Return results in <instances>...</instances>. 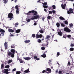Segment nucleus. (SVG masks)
I'll list each match as a JSON object with an SVG mask.
<instances>
[{"instance_id":"obj_1","label":"nucleus","mask_w":74,"mask_h":74,"mask_svg":"<svg viewBox=\"0 0 74 74\" xmlns=\"http://www.w3.org/2000/svg\"><path fill=\"white\" fill-rule=\"evenodd\" d=\"M31 13H34L33 15H37V12L36 11L34 10H32L31 11H29L28 13H27L26 14L28 15H30Z\"/></svg>"},{"instance_id":"obj_2","label":"nucleus","mask_w":74,"mask_h":74,"mask_svg":"<svg viewBox=\"0 0 74 74\" xmlns=\"http://www.w3.org/2000/svg\"><path fill=\"white\" fill-rule=\"evenodd\" d=\"M13 17H14V16L12 13H10L8 14V18L10 19V21L11 20L12 18H13Z\"/></svg>"},{"instance_id":"obj_3","label":"nucleus","mask_w":74,"mask_h":74,"mask_svg":"<svg viewBox=\"0 0 74 74\" xmlns=\"http://www.w3.org/2000/svg\"><path fill=\"white\" fill-rule=\"evenodd\" d=\"M14 54H15V53H12L11 52L9 51L8 52V56H10L12 58H14Z\"/></svg>"},{"instance_id":"obj_4","label":"nucleus","mask_w":74,"mask_h":74,"mask_svg":"<svg viewBox=\"0 0 74 74\" xmlns=\"http://www.w3.org/2000/svg\"><path fill=\"white\" fill-rule=\"evenodd\" d=\"M73 13V9L71 8L69 10L67 11L68 14Z\"/></svg>"},{"instance_id":"obj_5","label":"nucleus","mask_w":74,"mask_h":74,"mask_svg":"<svg viewBox=\"0 0 74 74\" xmlns=\"http://www.w3.org/2000/svg\"><path fill=\"white\" fill-rule=\"evenodd\" d=\"M64 30L66 32H70L71 30L68 27H65L64 28Z\"/></svg>"},{"instance_id":"obj_6","label":"nucleus","mask_w":74,"mask_h":74,"mask_svg":"<svg viewBox=\"0 0 74 74\" xmlns=\"http://www.w3.org/2000/svg\"><path fill=\"white\" fill-rule=\"evenodd\" d=\"M42 35L41 34L40 35H38V34H36V38H42Z\"/></svg>"},{"instance_id":"obj_7","label":"nucleus","mask_w":74,"mask_h":74,"mask_svg":"<svg viewBox=\"0 0 74 74\" xmlns=\"http://www.w3.org/2000/svg\"><path fill=\"white\" fill-rule=\"evenodd\" d=\"M46 71H47L46 73L47 74H49V73H51V69L49 68H47V69Z\"/></svg>"},{"instance_id":"obj_8","label":"nucleus","mask_w":74,"mask_h":74,"mask_svg":"<svg viewBox=\"0 0 74 74\" xmlns=\"http://www.w3.org/2000/svg\"><path fill=\"white\" fill-rule=\"evenodd\" d=\"M0 32H1V34L4 35V33H5V31L3 29H1L0 28Z\"/></svg>"},{"instance_id":"obj_9","label":"nucleus","mask_w":74,"mask_h":74,"mask_svg":"<svg viewBox=\"0 0 74 74\" xmlns=\"http://www.w3.org/2000/svg\"><path fill=\"white\" fill-rule=\"evenodd\" d=\"M4 46L5 49H7V48L8 47V44L7 42H5Z\"/></svg>"},{"instance_id":"obj_10","label":"nucleus","mask_w":74,"mask_h":74,"mask_svg":"<svg viewBox=\"0 0 74 74\" xmlns=\"http://www.w3.org/2000/svg\"><path fill=\"white\" fill-rule=\"evenodd\" d=\"M4 71L3 72L4 73H6V74H9V72H8V69H4Z\"/></svg>"},{"instance_id":"obj_11","label":"nucleus","mask_w":74,"mask_h":74,"mask_svg":"<svg viewBox=\"0 0 74 74\" xmlns=\"http://www.w3.org/2000/svg\"><path fill=\"white\" fill-rule=\"evenodd\" d=\"M66 4H65L63 5V4H61V7L62 9H64V10H65V8L66 7Z\"/></svg>"},{"instance_id":"obj_12","label":"nucleus","mask_w":74,"mask_h":74,"mask_svg":"<svg viewBox=\"0 0 74 74\" xmlns=\"http://www.w3.org/2000/svg\"><path fill=\"white\" fill-rule=\"evenodd\" d=\"M8 31L9 32H10L11 33H14V30L13 29H12L9 28L8 29Z\"/></svg>"},{"instance_id":"obj_13","label":"nucleus","mask_w":74,"mask_h":74,"mask_svg":"<svg viewBox=\"0 0 74 74\" xmlns=\"http://www.w3.org/2000/svg\"><path fill=\"white\" fill-rule=\"evenodd\" d=\"M23 58L25 60H30L31 59V58H30V57H23Z\"/></svg>"},{"instance_id":"obj_14","label":"nucleus","mask_w":74,"mask_h":74,"mask_svg":"<svg viewBox=\"0 0 74 74\" xmlns=\"http://www.w3.org/2000/svg\"><path fill=\"white\" fill-rule=\"evenodd\" d=\"M30 42V40L27 39L25 40L24 41V42L26 44H28V43H29Z\"/></svg>"},{"instance_id":"obj_15","label":"nucleus","mask_w":74,"mask_h":74,"mask_svg":"<svg viewBox=\"0 0 74 74\" xmlns=\"http://www.w3.org/2000/svg\"><path fill=\"white\" fill-rule=\"evenodd\" d=\"M11 52L12 53H15V50L14 49H11L10 50Z\"/></svg>"},{"instance_id":"obj_16","label":"nucleus","mask_w":74,"mask_h":74,"mask_svg":"<svg viewBox=\"0 0 74 74\" xmlns=\"http://www.w3.org/2000/svg\"><path fill=\"white\" fill-rule=\"evenodd\" d=\"M24 72L25 73H30V71H29V69H27L24 71Z\"/></svg>"},{"instance_id":"obj_17","label":"nucleus","mask_w":74,"mask_h":74,"mask_svg":"<svg viewBox=\"0 0 74 74\" xmlns=\"http://www.w3.org/2000/svg\"><path fill=\"white\" fill-rule=\"evenodd\" d=\"M36 16H34V17L35 19H38L39 18V16L38 15H35Z\"/></svg>"},{"instance_id":"obj_18","label":"nucleus","mask_w":74,"mask_h":74,"mask_svg":"<svg viewBox=\"0 0 74 74\" xmlns=\"http://www.w3.org/2000/svg\"><path fill=\"white\" fill-rule=\"evenodd\" d=\"M58 35L60 36H62L63 35V33H62V32L61 31L58 32Z\"/></svg>"},{"instance_id":"obj_19","label":"nucleus","mask_w":74,"mask_h":74,"mask_svg":"<svg viewBox=\"0 0 74 74\" xmlns=\"http://www.w3.org/2000/svg\"><path fill=\"white\" fill-rule=\"evenodd\" d=\"M59 18L60 19V20H62V21H65V20H66V19H65L62 16L60 17Z\"/></svg>"},{"instance_id":"obj_20","label":"nucleus","mask_w":74,"mask_h":74,"mask_svg":"<svg viewBox=\"0 0 74 74\" xmlns=\"http://www.w3.org/2000/svg\"><path fill=\"white\" fill-rule=\"evenodd\" d=\"M63 70H61L58 72V74H63Z\"/></svg>"},{"instance_id":"obj_21","label":"nucleus","mask_w":74,"mask_h":74,"mask_svg":"<svg viewBox=\"0 0 74 74\" xmlns=\"http://www.w3.org/2000/svg\"><path fill=\"white\" fill-rule=\"evenodd\" d=\"M51 37V36L49 35H47L46 38H45V40H47V39H49Z\"/></svg>"},{"instance_id":"obj_22","label":"nucleus","mask_w":74,"mask_h":74,"mask_svg":"<svg viewBox=\"0 0 74 74\" xmlns=\"http://www.w3.org/2000/svg\"><path fill=\"white\" fill-rule=\"evenodd\" d=\"M21 32V29H18L16 31V33H19Z\"/></svg>"},{"instance_id":"obj_23","label":"nucleus","mask_w":74,"mask_h":74,"mask_svg":"<svg viewBox=\"0 0 74 74\" xmlns=\"http://www.w3.org/2000/svg\"><path fill=\"white\" fill-rule=\"evenodd\" d=\"M11 62H12V59H11L10 60H9L8 61V64H10V63H11Z\"/></svg>"},{"instance_id":"obj_24","label":"nucleus","mask_w":74,"mask_h":74,"mask_svg":"<svg viewBox=\"0 0 74 74\" xmlns=\"http://www.w3.org/2000/svg\"><path fill=\"white\" fill-rule=\"evenodd\" d=\"M56 25L57 27H60V23H57Z\"/></svg>"},{"instance_id":"obj_25","label":"nucleus","mask_w":74,"mask_h":74,"mask_svg":"<svg viewBox=\"0 0 74 74\" xmlns=\"http://www.w3.org/2000/svg\"><path fill=\"white\" fill-rule=\"evenodd\" d=\"M41 56L42 57V58H46V54H43Z\"/></svg>"},{"instance_id":"obj_26","label":"nucleus","mask_w":74,"mask_h":74,"mask_svg":"<svg viewBox=\"0 0 74 74\" xmlns=\"http://www.w3.org/2000/svg\"><path fill=\"white\" fill-rule=\"evenodd\" d=\"M15 45L14 44L12 45V46L11 47V48L12 49L14 48H15Z\"/></svg>"},{"instance_id":"obj_27","label":"nucleus","mask_w":74,"mask_h":74,"mask_svg":"<svg viewBox=\"0 0 74 74\" xmlns=\"http://www.w3.org/2000/svg\"><path fill=\"white\" fill-rule=\"evenodd\" d=\"M64 22L65 25H68V21H64Z\"/></svg>"},{"instance_id":"obj_28","label":"nucleus","mask_w":74,"mask_h":74,"mask_svg":"<svg viewBox=\"0 0 74 74\" xmlns=\"http://www.w3.org/2000/svg\"><path fill=\"white\" fill-rule=\"evenodd\" d=\"M4 65L3 64H2L1 65V69H4Z\"/></svg>"},{"instance_id":"obj_29","label":"nucleus","mask_w":74,"mask_h":74,"mask_svg":"<svg viewBox=\"0 0 74 74\" xmlns=\"http://www.w3.org/2000/svg\"><path fill=\"white\" fill-rule=\"evenodd\" d=\"M60 24H61L62 27H65V25H64V24H63V23H60Z\"/></svg>"},{"instance_id":"obj_30","label":"nucleus","mask_w":74,"mask_h":74,"mask_svg":"<svg viewBox=\"0 0 74 74\" xmlns=\"http://www.w3.org/2000/svg\"><path fill=\"white\" fill-rule=\"evenodd\" d=\"M19 61V62L21 63H23V60H22L21 59Z\"/></svg>"},{"instance_id":"obj_31","label":"nucleus","mask_w":74,"mask_h":74,"mask_svg":"<svg viewBox=\"0 0 74 74\" xmlns=\"http://www.w3.org/2000/svg\"><path fill=\"white\" fill-rule=\"evenodd\" d=\"M70 51H74V48H71L69 49Z\"/></svg>"},{"instance_id":"obj_32","label":"nucleus","mask_w":74,"mask_h":74,"mask_svg":"<svg viewBox=\"0 0 74 74\" xmlns=\"http://www.w3.org/2000/svg\"><path fill=\"white\" fill-rule=\"evenodd\" d=\"M73 24L72 23L69 24L70 27H73Z\"/></svg>"},{"instance_id":"obj_33","label":"nucleus","mask_w":74,"mask_h":74,"mask_svg":"<svg viewBox=\"0 0 74 74\" xmlns=\"http://www.w3.org/2000/svg\"><path fill=\"white\" fill-rule=\"evenodd\" d=\"M5 67L6 69L8 68L9 67H10V66L8 65H7L5 66Z\"/></svg>"},{"instance_id":"obj_34","label":"nucleus","mask_w":74,"mask_h":74,"mask_svg":"<svg viewBox=\"0 0 74 74\" xmlns=\"http://www.w3.org/2000/svg\"><path fill=\"white\" fill-rule=\"evenodd\" d=\"M39 32L40 33H44V31L42 29L39 30Z\"/></svg>"},{"instance_id":"obj_35","label":"nucleus","mask_w":74,"mask_h":74,"mask_svg":"<svg viewBox=\"0 0 74 74\" xmlns=\"http://www.w3.org/2000/svg\"><path fill=\"white\" fill-rule=\"evenodd\" d=\"M32 37H33V38H34L35 37H36V35L35 34H33L32 35Z\"/></svg>"},{"instance_id":"obj_36","label":"nucleus","mask_w":74,"mask_h":74,"mask_svg":"<svg viewBox=\"0 0 74 74\" xmlns=\"http://www.w3.org/2000/svg\"><path fill=\"white\" fill-rule=\"evenodd\" d=\"M3 1L4 4H6L7 3L6 0H3Z\"/></svg>"},{"instance_id":"obj_37","label":"nucleus","mask_w":74,"mask_h":74,"mask_svg":"<svg viewBox=\"0 0 74 74\" xmlns=\"http://www.w3.org/2000/svg\"><path fill=\"white\" fill-rule=\"evenodd\" d=\"M21 73V72L19 71H17L16 72V74H20Z\"/></svg>"},{"instance_id":"obj_38","label":"nucleus","mask_w":74,"mask_h":74,"mask_svg":"<svg viewBox=\"0 0 74 74\" xmlns=\"http://www.w3.org/2000/svg\"><path fill=\"white\" fill-rule=\"evenodd\" d=\"M52 7L53 8L52 10H54V9H55V8H56V7H55V5H53Z\"/></svg>"},{"instance_id":"obj_39","label":"nucleus","mask_w":74,"mask_h":74,"mask_svg":"<svg viewBox=\"0 0 74 74\" xmlns=\"http://www.w3.org/2000/svg\"><path fill=\"white\" fill-rule=\"evenodd\" d=\"M49 14H52V12L51 11H49Z\"/></svg>"},{"instance_id":"obj_40","label":"nucleus","mask_w":74,"mask_h":74,"mask_svg":"<svg viewBox=\"0 0 74 74\" xmlns=\"http://www.w3.org/2000/svg\"><path fill=\"white\" fill-rule=\"evenodd\" d=\"M71 36L70 35H68L67 36L68 38H71Z\"/></svg>"},{"instance_id":"obj_41","label":"nucleus","mask_w":74,"mask_h":74,"mask_svg":"<svg viewBox=\"0 0 74 74\" xmlns=\"http://www.w3.org/2000/svg\"><path fill=\"white\" fill-rule=\"evenodd\" d=\"M16 14H19V11L18 10H16Z\"/></svg>"},{"instance_id":"obj_42","label":"nucleus","mask_w":74,"mask_h":74,"mask_svg":"<svg viewBox=\"0 0 74 74\" xmlns=\"http://www.w3.org/2000/svg\"><path fill=\"white\" fill-rule=\"evenodd\" d=\"M41 49H42V50H45V48L44 47H42L41 48Z\"/></svg>"},{"instance_id":"obj_43","label":"nucleus","mask_w":74,"mask_h":74,"mask_svg":"<svg viewBox=\"0 0 74 74\" xmlns=\"http://www.w3.org/2000/svg\"><path fill=\"white\" fill-rule=\"evenodd\" d=\"M47 73V71L44 70L42 71V73Z\"/></svg>"},{"instance_id":"obj_44","label":"nucleus","mask_w":74,"mask_h":74,"mask_svg":"<svg viewBox=\"0 0 74 74\" xmlns=\"http://www.w3.org/2000/svg\"><path fill=\"white\" fill-rule=\"evenodd\" d=\"M51 16H47V18L48 19H51Z\"/></svg>"},{"instance_id":"obj_45","label":"nucleus","mask_w":74,"mask_h":74,"mask_svg":"<svg viewBox=\"0 0 74 74\" xmlns=\"http://www.w3.org/2000/svg\"><path fill=\"white\" fill-rule=\"evenodd\" d=\"M34 59L35 60L36 59H37V56H34Z\"/></svg>"},{"instance_id":"obj_46","label":"nucleus","mask_w":74,"mask_h":74,"mask_svg":"<svg viewBox=\"0 0 74 74\" xmlns=\"http://www.w3.org/2000/svg\"><path fill=\"white\" fill-rule=\"evenodd\" d=\"M15 8L16 10H19V9L18 8V7L17 5L15 6Z\"/></svg>"},{"instance_id":"obj_47","label":"nucleus","mask_w":74,"mask_h":74,"mask_svg":"<svg viewBox=\"0 0 74 74\" xmlns=\"http://www.w3.org/2000/svg\"><path fill=\"white\" fill-rule=\"evenodd\" d=\"M38 42L40 43V42H41V40L40 39H38Z\"/></svg>"},{"instance_id":"obj_48","label":"nucleus","mask_w":74,"mask_h":74,"mask_svg":"<svg viewBox=\"0 0 74 74\" xmlns=\"http://www.w3.org/2000/svg\"><path fill=\"white\" fill-rule=\"evenodd\" d=\"M49 40V39H47V41L46 42H47V46L48 45V44H49V42H48V40Z\"/></svg>"},{"instance_id":"obj_49","label":"nucleus","mask_w":74,"mask_h":74,"mask_svg":"<svg viewBox=\"0 0 74 74\" xmlns=\"http://www.w3.org/2000/svg\"><path fill=\"white\" fill-rule=\"evenodd\" d=\"M43 7L45 8H48V6L47 5H44Z\"/></svg>"},{"instance_id":"obj_50","label":"nucleus","mask_w":74,"mask_h":74,"mask_svg":"<svg viewBox=\"0 0 74 74\" xmlns=\"http://www.w3.org/2000/svg\"><path fill=\"white\" fill-rule=\"evenodd\" d=\"M57 56H59L60 55V52H58L57 53Z\"/></svg>"},{"instance_id":"obj_51","label":"nucleus","mask_w":74,"mask_h":74,"mask_svg":"<svg viewBox=\"0 0 74 74\" xmlns=\"http://www.w3.org/2000/svg\"><path fill=\"white\" fill-rule=\"evenodd\" d=\"M70 46L72 47H74V45L72 43H71Z\"/></svg>"},{"instance_id":"obj_52","label":"nucleus","mask_w":74,"mask_h":74,"mask_svg":"<svg viewBox=\"0 0 74 74\" xmlns=\"http://www.w3.org/2000/svg\"><path fill=\"white\" fill-rule=\"evenodd\" d=\"M15 25H16V26H18V23H15V24H14V26H15Z\"/></svg>"},{"instance_id":"obj_53","label":"nucleus","mask_w":74,"mask_h":74,"mask_svg":"<svg viewBox=\"0 0 74 74\" xmlns=\"http://www.w3.org/2000/svg\"><path fill=\"white\" fill-rule=\"evenodd\" d=\"M42 37L43 38L42 39V41H44V37L42 35Z\"/></svg>"},{"instance_id":"obj_54","label":"nucleus","mask_w":74,"mask_h":74,"mask_svg":"<svg viewBox=\"0 0 74 74\" xmlns=\"http://www.w3.org/2000/svg\"><path fill=\"white\" fill-rule=\"evenodd\" d=\"M16 69L15 68H14L12 70V71H16Z\"/></svg>"},{"instance_id":"obj_55","label":"nucleus","mask_w":74,"mask_h":74,"mask_svg":"<svg viewBox=\"0 0 74 74\" xmlns=\"http://www.w3.org/2000/svg\"><path fill=\"white\" fill-rule=\"evenodd\" d=\"M30 19H31V20H34V19H35V18H34V17L31 18Z\"/></svg>"},{"instance_id":"obj_56","label":"nucleus","mask_w":74,"mask_h":74,"mask_svg":"<svg viewBox=\"0 0 74 74\" xmlns=\"http://www.w3.org/2000/svg\"><path fill=\"white\" fill-rule=\"evenodd\" d=\"M14 36V35H13L12 34H11L10 35V37H13V36Z\"/></svg>"},{"instance_id":"obj_57","label":"nucleus","mask_w":74,"mask_h":74,"mask_svg":"<svg viewBox=\"0 0 74 74\" xmlns=\"http://www.w3.org/2000/svg\"><path fill=\"white\" fill-rule=\"evenodd\" d=\"M21 59L19 58V56H18L17 57V60H19V61Z\"/></svg>"},{"instance_id":"obj_58","label":"nucleus","mask_w":74,"mask_h":74,"mask_svg":"<svg viewBox=\"0 0 74 74\" xmlns=\"http://www.w3.org/2000/svg\"><path fill=\"white\" fill-rule=\"evenodd\" d=\"M71 63L70 62H68V65H69V66H70Z\"/></svg>"},{"instance_id":"obj_59","label":"nucleus","mask_w":74,"mask_h":74,"mask_svg":"<svg viewBox=\"0 0 74 74\" xmlns=\"http://www.w3.org/2000/svg\"><path fill=\"white\" fill-rule=\"evenodd\" d=\"M53 14H55V11L54 10H52Z\"/></svg>"},{"instance_id":"obj_60","label":"nucleus","mask_w":74,"mask_h":74,"mask_svg":"<svg viewBox=\"0 0 74 74\" xmlns=\"http://www.w3.org/2000/svg\"><path fill=\"white\" fill-rule=\"evenodd\" d=\"M47 3L46 2H45L43 4V5H47Z\"/></svg>"},{"instance_id":"obj_61","label":"nucleus","mask_w":74,"mask_h":74,"mask_svg":"<svg viewBox=\"0 0 74 74\" xmlns=\"http://www.w3.org/2000/svg\"><path fill=\"white\" fill-rule=\"evenodd\" d=\"M34 26H36V25H37V23L36 22H35L34 24Z\"/></svg>"},{"instance_id":"obj_62","label":"nucleus","mask_w":74,"mask_h":74,"mask_svg":"<svg viewBox=\"0 0 74 74\" xmlns=\"http://www.w3.org/2000/svg\"><path fill=\"white\" fill-rule=\"evenodd\" d=\"M30 21H31L30 19H28L27 20V22H30Z\"/></svg>"},{"instance_id":"obj_63","label":"nucleus","mask_w":74,"mask_h":74,"mask_svg":"<svg viewBox=\"0 0 74 74\" xmlns=\"http://www.w3.org/2000/svg\"><path fill=\"white\" fill-rule=\"evenodd\" d=\"M63 37L64 38H66V37H67V36H66V35H64L63 36Z\"/></svg>"},{"instance_id":"obj_64","label":"nucleus","mask_w":74,"mask_h":74,"mask_svg":"<svg viewBox=\"0 0 74 74\" xmlns=\"http://www.w3.org/2000/svg\"><path fill=\"white\" fill-rule=\"evenodd\" d=\"M48 63L49 64V66H51V65L52 64V63H51V62H49Z\"/></svg>"}]
</instances>
